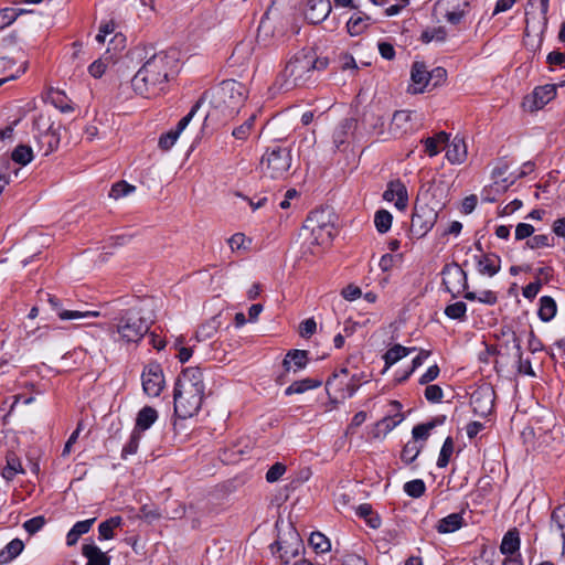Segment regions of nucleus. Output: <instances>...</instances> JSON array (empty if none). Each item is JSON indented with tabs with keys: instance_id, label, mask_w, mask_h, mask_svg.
<instances>
[{
	"instance_id": "obj_50",
	"label": "nucleus",
	"mask_w": 565,
	"mask_h": 565,
	"mask_svg": "<svg viewBox=\"0 0 565 565\" xmlns=\"http://www.w3.org/2000/svg\"><path fill=\"white\" fill-rule=\"evenodd\" d=\"M404 491L412 498H420L426 491V486L422 479H415L404 484Z\"/></svg>"
},
{
	"instance_id": "obj_43",
	"label": "nucleus",
	"mask_w": 565,
	"mask_h": 565,
	"mask_svg": "<svg viewBox=\"0 0 565 565\" xmlns=\"http://www.w3.org/2000/svg\"><path fill=\"white\" fill-rule=\"evenodd\" d=\"M447 38V30L445 26H436L423 31L420 40L424 43H430L433 41L444 42Z\"/></svg>"
},
{
	"instance_id": "obj_30",
	"label": "nucleus",
	"mask_w": 565,
	"mask_h": 565,
	"mask_svg": "<svg viewBox=\"0 0 565 565\" xmlns=\"http://www.w3.org/2000/svg\"><path fill=\"white\" fill-rule=\"evenodd\" d=\"M463 524V519L460 513H451L439 520L437 531L439 533H452L459 530Z\"/></svg>"
},
{
	"instance_id": "obj_6",
	"label": "nucleus",
	"mask_w": 565,
	"mask_h": 565,
	"mask_svg": "<svg viewBox=\"0 0 565 565\" xmlns=\"http://www.w3.org/2000/svg\"><path fill=\"white\" fill-rule=\"evenodd\" d=\"M204 394L174 387V414L182 419L194 416L201 408Z\"/></svg>"
},
{
	"instance_id": "obj_24",
	"label": "nucleus",
	"mask_w": 565,
	"mask_h": 565,
	"mask_svg": "<svg viewBox=\"0 0 565 565\" xmlns=\"http://www.w3.org/2000/svg\"><path fill=\"white\" fill-rule=\"evenodd\" d=\"M411 78L416 87L414 93H423L424 88L429 85L428 71L423 62H414L411 72Z\"/></svg>"
},
{
	"instance_id": "obj_12",
	"label": "nucleus",
	"mask_w": 565,
	"mask_h": 565,
	"mask_svg": "<svg viewBox=\"0 0 565 565\" xmlns=\"http://www.w3.org/2000/svg\"><path fill=\"white\" fill-rule=\"evenodd\" d=\"M556 96V86L546 84L536 87L530 96H526L523 106L530 111L542 109Z\"/></svg>"
},
{
	"instance_id": "obj_28",
	"label": "nucleus",
	"mask_w": 565,
	"mask_h": 565,
	"mask_svg": "<svg viewBox=\"0 0 565 565\" xmlns=\"http://www.w3.org/2000/svg\"><path fill=\"white\" fill-rule=\"evenodd\" d=\"M322 385V380L320 379H302L300 381H295L285 390V395L290 396L292 394H302L309 390L318 388Z\"/></svg>"
},
{
	"instance_id": "obj_40",
	"label": "nucleus",
	"mask_w": 565,
	"mask_h": 565,
	"mask_svg": "<svg viewBox=\"0 0 565 565\" xmlns=\"http://www.w3.org/2000/svg\"><path fill=\"white\" fill-rule=\"evenodd\" d=\"M23 472L20 459L14 454L7 456V466L2 471V476L7 480H12L17 473Z\"/></svg>"
},
{
	"instance_id": "obj_63",
	"label": "nucleus",
	"mask_w": 565,
	"mask_h": 565,
	"mask_svg": "<svg viewBox=\"0 0 565 565\" xmlns=\"http://www.w3.org/2000/svg\"><path fill=\"white\" fill-rule=\"evenodd\" d=\"M439 372L440 370L437 364L429 366L428 370L420 376L419 384L425 385L433 382L438 377Z\"/></svg>"
},
{
	"instance_id": "obj_3",
	"label": "nucleus",
	"mask_w": 565,
	"mask_h": 565,
	"mask_svg": "<svg viewBox=\"0 0 565 565\" xmlns=\"http://www.w3.org/2000/svg\"><path fill=\"white\" fill-rule=\"evenodd\" d=\"M114 324L121 340L127 343L139 342L149 331L152 320L145 316L142 308L132 307L115 318Z\"/></svg>"
},
{
	"instance_id": "obj_51",
	"label": "nucleus",
	"mask_w": 565,
	"mask_h": 565,
	"mask_svg": "<svg viewBox=\"0 0 565 565\" xmlns=\"http://www.w3.org/2000/svg\"><path fill=\"white\" fill-rule=\"evenodd\" d=\"M467 305L462 301H458L451 305H448L445 308V315L455 320H461L466 317Z\"/></svg>"
},
{
	"instance_id": "obj_59",
	"label": "nucleus",
	"mask_w": 565,
	"mask_h": 565,
	"mask_svg": "<svg viewBox=\"0 0 565 565\" xmlns=\"http://www.w3.org/2000/svg\"><path fill=\"white\" fill-rule=\"evenodd\" d=\"M534 227L527 223H519L515 227V239L522 241L533 235Z\"/></svg>"
},
{
	"instance_id": "obj_18",
	"label": "nucleus",
	"mask_w": 565,
	"mask_h": 565,
	"mask_svg": "<svg viewBox=\"0 0 565 565\" xmlns=\"http://www.w3.org/2000/svg\"><path fill=\"white\" fill-rule=\"evenodd\" d=\"M446 148V158L452 164H460L467 158V146L465 140L456 136L451 142H447Z\"/></svg>"
},
{
	"instance_id": "obj_9",
	"label": "nucleus",
	"mask_w": 565,
	"mask_h": 565,
	"mask_svg": "<svg viewBox=\"0 0 565 565\" xmlns=\"http://www.w3.org/2000/svg\"><path fill=\"white\" fill-rule=\"evenodd\" d=\"M142 390L150 397L160 395L164 387L162 367L157 362H151L143 367L141 374Z\"/></svg>"
},
{
	"instance_id": "obj_34",
	"label": "nucleus",
	"mask_w": 565,
	"mask_h": 565,
	"mask_svg": "<svg viewBox=\"0 0 565 565\" xmlns=\"http://www.w3.org/2000/svg\"><path fill=\"white\" fill-rule=\"evenodd\" d=\"M332 231L333 226L328 223L311 226V235L313 237L315 243L318 245L330 244L333 237Z\"/></svg>"
},
{
	"instance_id": "obj_58",
	"label": "nucleus",
	"mask_w": 565,
	"mask_h": 565,
	"mask_svg": "<svg viewBox=\"0 0 565 565\" xmlns=\"http://www.w3.org/2000/svg\"><path fill=\"white\" fill-rule=\"evenodd\" d=\"M82 429H83V423L79 422L77 424L76 429L71 434V436L68 437L67 441L64 445V448H63V451H62V456L63 457H66V456H68L72 452V447L77 441L79 433H81Z\"/></svg>"
},
{
	"instance_id": "obj_14",
	"label": "nucleus",
	"mask_w": 565,
	"mask_h": 565,
	"mask_svg": "<svg viewBox=\"0 0 565 565\" xmlns=\"http://www.w3.org/2000/svg\"><path fill=\"white\" fill-rule=\"evenodd\" d=\"M446 6L444 18L452 25L459 24L470 9V0H441Z\"/></svg>"
},
{
	"instance_id": "obj_15",
	"label": "nucleus",
	"mask_w": 565,
	"mask_h": 565,
	"mask_svg": "<svg viewBox=\"0 0 565 565\" xmlns=\"http://www.w3.org/2000/svg\"><path fill=\"white\" fill-rule=\"evenodd\" d=\"M53 311L56 312L61 320H77L84 318H96L99 316L98 311H79V310H65L61 306L60 299L51 294L44 295Z\"/></svg>"
},
{
	"instance_id": "obj_10",
	"label": "nucleus",
	"mask_w": 565,
	"mask_h": 565,
	"mask_svg": "<svg viewBox=\"0 0 565 565\" xmlns=\"http://www.w3.org/2000/svg\"><path fill=\"white\" fill-rule=\"evenodd\" d=\"M494 395L493 388L488 385L478 387L470 397L475 414L481 417L491 414L494 407Z\"/></svg>"
},
{
	"instance_id": "obj_27",
	"label": "nucleus",
	"mask_w": 565,
	"mask_h": 565,
	"mask_svg": "<svg viewBox=\"0 0 565 565\" xmlns=\"http://www.w3.org/2000/svg\"><path fill=\"white\" fill-rule=\"evenodd\" d=\"M39 145L43 156H49L58 148L60 135L56 130L50 128L40 135Z\"/></svg>"
},
{
	"instance_id": "obj_45",
	"label": "nucleus",
	"mask_w": 565,
	"mask_h": 565,
	"mask_svg": "<svg viewBox=\"0 0 565 565\" xmlns=\"http://www.w3.org/2000/svg\"><path fill=\"white\" fill-rule=\"evenodd\" d=\"M393 216L386 210H380L375 213L374 224L380 233H386L392 226Z\"/></svg>"
},
{
	"instance_id": "obj_1",
	"label": "nucleus",
	"mask_w": 565,
	"mask_h": 565,
	"mask_svg": "<svg viewBox=\"0 0 565 565\" xmlns=\"http://www.w3.org/2000/svg\"><path fill=\"white\" fill-rule=\"evenodd\" d=\"M178 56L174 51H161L149 57L131 79L134 90L146 98L161 95L177 73Z\"/></svg>"
},
{
	"instance_id": "obj_11",
	"label": "nucleus",
	"mask_w": 565,
	"mask_h": 565,
	"mask_svg": "<svg viewBox=\"0 0 565 565\" xmlns=\"http://www.w3.org/2000/svg\"><path fill=\"white\" fill-rule=\"evenodd\" d=\"M174 387L204 394L205 385L202 370L198 366L184 369L178 376Z\"/></svg>"
},
{
	"instance_id": "obj_29",
	"label": "nucleus",
	"mask_w": 565,
	"mask_h": 565,
	"mask_svg": "<svg viewBox=\"0 0 565 565\" xmlns=\"http://www.w3.org/2000/svg\"><path fill=\"white\" fill-rule=\"evenodd\" d=\"M520 548L519 531L514 527L509 530L501 542L500 551L503 555H513Z\"/></svg>"
},
{
	"instance_id": "obj_41",
	"label": "nucleus",
	"mask_w": 565,
	"mask_h": 565,
	"mask_svg": "<svg viewBox=\"0 0 565 565\" xmlns=\"http://www.w3.org/2000/svg\"><path fill=\"white\" fill-rule=\"evenodd\" d=\"M218 328V322L216 318H212L207 322L200 326L195 333V338L198 341H204L214 337Z\"/></svg>"
},
{
	"instance_id": "obj_56",
	"label": "nucleus",
	"mask_w": 565,
	"mask_h": 565,
	"mask_svg": "<svg viewBox=\"0 0 565 565\" xmlns=\"http://www.w3.org/2000/svg\"><path fill=\"white\" fill-rule=\"evenodd\" d=\"M444 392L439 385H427L425 388V397L430 403H439L443 399Z\"/></svg>"
},
{
	"instance_id": "obj_47",
	"label": "nucleus",
	"mask_w": 565,
	"mask_h": 565,
	"mask_svg": "<svg viewBox=\"0 0 565 565\" xmlns=\"http://www.w3.org/2000/svg\"><path fill=\"white\" fill-rule=\"evenodd\" d=\"M309 544L318 553L328 552L331 547L330 541L320 532L311 533L309 537Z\"/></svg>"
},
{
	"instance_id": "obj_20",
	"label": "nucleus",
	"mask_w": 565,
	"mask_h": 565,
	"mask_svg": "<svg viewBox=\"0 0 565 565\" xmlns=\"http://www.w3.org/2000/svg\"><path fill=\"white\" fill-rule=\"evenodd\" d=\"M374 20L371 15L365 12L358 10L354 12L347 22V30L351 36H358L362 34Z\"/></svg>"
},
{
	"instance_id": "obj_37",
	"label": "nucleus",
	"mask_w": 565,
	"mask_h": 565,
	"mask_svg": "<svg viewBox=\"0 0 565 565\" xmlns=\"http://www.w3.org/2000/svg\"><path fill=\"white\" fill-rule=\"evenodd\" d=\"M554 527L559 532L565 545V504L556 507L552 512L551 529L553 530Z\"/></svg>"
},
{
	"instance_id": "obj_22",
	"label": "nucleus",
	"mask_w": 565,
	"mask_h": 565,
	"mask_svg": "<svg viewBox=\"0 0 565 565\" xmlns=\"http://www.w3.org/2000/svg\"><path fill=\"white\" fill-rule=\"evenodd\" d=\"M445 420V417H436L427 423L418 424L412 429V440L417 444H425L428 439L430 431L438 425H441Z\"/></svg>"
},
{
	"instance_id": "obj_39",
	"label": "nucleus",
	"mask_w": 565,
	"mask_h": 565,
	"mask_svg": "<svg viewBox=\"0 0 565 565\" xmlns=\"http://www.w3.org/2000/svg\"><path fill=\"white\" fill-rule=\"evenodd\" d=\"M424 445L417 444L414 440L408 441L402 449L401 459L406 465L412 463L423 450Z\"/></svg>"
},
{
	"instance_id": "obj_53",
	"label": "nucleus",
	"mask_w": 565,
	"mask_h": 565,
	"mask_svg": "<svg viewBox=\"0 0 565 565\" xmlns=\"http://www.w3.org/2000/svg\"><path fill=\"white\" fill-rule=\"evenodd\" d=\"M179 136H180V134L178 131H175L174 129H171L168 132L162 134L160 136L158 145L162 150H166V151L170 150L173 147V145L177 142Z\"/></svg>"
},
{
	"instance_id": "obj_61",
	"label": "nucleus",
	"mask_w": 565,
	"mask_h": 565,
	"mask_svg": "<svg viewBox=\"0 0 565 565\" xmlns=\"http://www.w3.org/2000/svg\"><path fill=\"white\" fill-rule=\"evenodd\" d=\"M199 108H200V102H198L195 105H193L191 110L189 111V114L180 119V121L178 122L174 130L181 135V132L188 127V125L190 124V121L192 120L193 116L195 115V113L198 111Z\"/></svg>"
},
{
	"instance_id": "obj_23",
	"label": "nucleus",
	"mask_w": 565,
	"mask_h": 565,
	"mask_svg": "<svg viewBox=\"0 0 565 565\" xmlns=\"http://www.w3.org/2000/svg\"><path fill=\"white\" fill-rule=\"evenodd\" d=\"M82 554L87 558L86 565H110V558L95 544H84Z\"/></svg>"
},
{
	"instance_id": "obj_64",
	"label": "nucleus",
	"mask_w": 565,
	"mask_h": 565,
	"mask_svg": "<svg viewBox=\"0 0 565 565\" xmlns=\"http://www.w3.org/2000/svg\"><path fill=\"white\" fill-rule=\"evenodd\" d=\"M541 286H542V282L541 280H535L533 282H530L529 285H526L523 290H522V294L523 296L526 298V299H533L536 297V295L539 294L540 289H541Z\"/></svg>"
},
{
	"instance_id": "obj_13",
	"label": "nucleus",
	"mask_w": 565,
	"mask_h": 565,
	"mask_svg": "<svg viewBox=\"0 0 565 565\" xmlns=\"http://www.w3.org/2000/svg\"><path fill=\"white\" fill-rule=\"evenodd\" d=\"M383 199L387 202H394L397 210H405L408 205V194L405 184L399 179L390 181L383 193Z\"/></svg>"
},
{
	"instance_id": "obj_42",
	"label": "nucleus",
	"mask_w": 565,
	"mask_h": 565,
	"mask_svg": "<svg viewBox=\"0 0 565 565\" xmlns=\"http://www.w3.org/2000/svg\"><path fill=\"white\" fill-rule=\"evenodd\" d=\"M255 120L256 115L249 116L241 126L233 130L232 136L237 140L245 141L254 128Z\"/></svg>"
},
{
	"instance_id": "obj_46",
	"label": "nucleus",
	"mask_w": 565,
	"mask_h": 565,
	"mask_svg": "<svg viewBox=\"0 0 565 565\" xmlns=\"http://www.w3.org/2000/svg\"><path fill=\"white\" fill-rule=\"evenodd\" d=\"M452 452H454V440L451 437H447L441 446L439 457L437 460V467L438 468L447 467Z\"/></svg>"
},
{
	"instance_id": "obj_49",
	"label": "nucleus",
	"mask_w": 565,
	"mask_h": 565,
	"mask_svg": "<svg viewBox=\"0 0 565 565\" xmlns=\"http://www.w3.org/2000/svg\"><path fill=\"white\" fill-rule=\"evenodd\" d=\"M24 10L20 9H13V8H4L0 10V30L6 29L7 26L11 25L17 18L23 13Z\"/></svg>"
},
{
	"instance_id": "obj_5",
	"label": "nucleus",
	"mask_w": 565,
	"mask_h": 565,
	"mask_svg": "<svg viewBox=\"0 0 565 565\" xmlns=\"http://www.w3.org/2000/svg\"><path fill=\"white\" fill-rule=\"evenodd\" d=\"M247 93V88L243 83L235 79H226L214 89L212 103L217 108L234 111L244 104Z\"/></svg>"
},
{
	"instance_id": "obj_4",
	"label": "nucleus",
	"mask_w": 565,
	"mask_h": 565,
	"mask_svg": "<svg viewBox=\"0 0 565 565\" xmlns=\"http://www.w3.org/2000/svg\"><path fill=\"white\" fill-rule=\"evenodd\" d=\"M291 150L287 147L268 148L260 160V170L264 177L274 180L285 179L291 169Z\"/></svg>"
},
{
	"instance_id": "obj_36",
	"label": "nucleus",
	"mask_w": 565,
	"mask_h": 565,
	"mask_svg": "<svg viewBox=\"0 0 565 565\" xmlns=\"http://www.w3.org/2000/svg\"><path fill=\"white\" fill-rule=\"evenodd\" d=\"M33 158V150L30 146L26 145L17 146L11 153L12 161L22 167L29 164Z\"/></svg>"
},
{
	"instance_id": "obj_62",
	"label": "nucleus",
	"mask_w": 565,
	"mask_h": 565,
	"mask_svg": "<svg viewBox=\"0 0 565 565\" xmlns=\"http://www.w3.org/2000/svg\"><path fill=\"white\" fill-rule=\"evenodd\" d=\"M316 329H317V323H316L315 319L313 318L306 319L300 323V335L303 338H309L316 332Z\"/></svg>"
},
{
	"instance_id": "obj_54",
	"label": "nucleus",
	"mask_w": 565,
	"mask_h": 565,
	"mask_svg": "<svg viewBox=\"0 0 565 565\" xmlns=\"http://www.w3.org/2000/svg\"><path fill=\"white\" fill-rule=\"evenodd\" d=\"M286 469L287 468L284 463L276 462L266 472V481L269 483H274V482L278 481L286 472Z\"/></svg>"
},
{
	"instance_id": "obj_16",
	"label": "nucleus",
	"mask_w": 565,
	"mask_h": 565,
	"mask_svg": "<svg viewBox=\"0 0 565 565\" xmlns=\"http://www.w3.org/2000/svg\"><path fill=\"white\" fill-rule=\"evenodd\" d=\"M331 9L329 0H308L305 11L306 20L311 24H318L328 18Z\"/></svg>"
},
{
	"instance_id": "obj_32",
	"label": "nucleus",
	"mask_w": 565,
	"mask_h": 565,
	"mask_svg": "<svg viewBox=\"0 0 565 565\" xmlns=\"http://www.w3.org/2000/svg\"><path fill=\"white\" fill-rule=\"evenodd\" d=\"M404 419L402 414H395L394 416H386L379 420L375 426V437H380V435L386 436L390 431H392L397 425H399Z\"/></svg>"
},
{
	"instance_id": "obj_31",
	"label": "nucleus",
	"mask_w": 565,
	"mask_h": 565,
	"mask_svg": "<svg viewBox=\"0 0 565 565\" xmlns=\"http://www.w3.org/2000/svg\"><path fill=\"white\" fill-rule=\"evenodd\" d=\"M24 548V544L21 540L14 539L10 541L1 551H0V565H4L15 558Z\"/></svg>"
},
{
	"instance_id": "obj_17",
	"label": "nucleus",
	"mask_w": 565,
	"mask_h": 565,
	"mask_svg": "<svg viewBox=\"0 0 565 565\" xmlns=\"http://www.w3.org/2000/svg\"><path fill=\"white\" fill-rule=\"evenodd\" d=\"M412 115L409 110H396L392 117L390 132L394 137H402L413 130Z\"/></svg>"
},
{
	"instance_id": "obj_52",
	"label": "nucleus",
	"mask_w": 565,
	"mask_h": 565,
	"mask_svg": "<svg viewBox=\"0 0 565 565\" xmlns=\"http://www.w3.org/2000/svg\"><path fill=\"white\" fill-rule=\"evenodd\" d=\"M553 239L554 238L550 235L539 234V235H534L530 239H527L526 246L531 249L548 247V246L553 245L552 244Z\"/></svg>"
},
{
	"instance_id": "obj_60",
	"label": "nucleus",
	"mask_w": 565,
	"mask_h": 565,
	"mask_svg": "<svg viewBox=\"0 0 565 565\" xmlns=\"http://www.w3.org/2000/svg\"><path fill=\"white\" fill-rule=\"evenodd\" d=\"M447 72L444 67H436L428 72L429 83L433 82V86L436 87L446 81Z\"/></svg>"
},
{
	"instance_id": "obj_7",
	"label": "nucleus",
	"mask_w": 565,
	"mask_h": 565,
	"mask_svg": "<svg viewBox=\"0 0 565 565\" xmlns=\"http://www.w3.org/2000/svg\"><path fill=\"white\" fill-rule=\"evenodd\" d=\"M438 212L427 204L415 205L411 221V234L415 238H423L434 227Z\"/></svg>"
},
{
	"instance_id": "obj_48",
	"label": "nucleus",
	"mask_w": 565,
	"mask_h": 565,
	"mask_svg": "<svg viewBox=\"0 0 565 565\" xmlns=\"http://www.w3.org/2000/svg\"><path fill=\"white\" fill-rule=\"evenodd\" d=\"M135 190H136L135 185H131V184L127 183L126 181H119V182L113 184L110 192H109V196L115 200H118L120 198H124V196H127V195L134 193Z\"/></svg>"
},
{
	"instance_id": "obj_33",
	"label": "nucleus",
	"mask_w": 565,
	"mask_h": 565,
	"mask_svg": "<svg viewBox=\"0 0 565 565\" xmlns=\"http://www.w3.org/2000/svg\"><path fill=\"white\" fill-rule=\"evenodd\" d=\"M415 348H406L401 344H395L390 348L384 354V361L386 369L407 356L411 352L415 351Z\"/></svg>"
},
{
	"instance_id": "obj_35",
	"label": "nucleus",
	"mask_w": 565,
	"mask_h": 565,
	"mask_svg": "<svg viewBox=\"0 0 565 565\" xmlns=\"http://www.w3.org/2000/svg\"><path fill=\"white\" fill-rule=\"evenodd\" d=\"M557 311V306L555 300L550 296H543L540 299V308H539V318L544 321L548 322L551 321Z\"/></svg>"
},
{
	"instance_id": "obj_21",
	"label": "nucleus",
	"mask_w": 565,
	"mask_h": 565,
	"mask_svg": "<svg viewBox=\"0 0 565 565\" xmlns=\"http://www.w3.org/2000/svg\"><path fill=\"white\" fill-rule=\"evenodd\" d=\"M158 417L156 408L143 406L137 414L134 430L143 434L158 420Z\"/></svg>"
},
{
	"instance_id": "obj_25",
	"label": "nucleus",
	"mask_w": 565,
	"mask_h": 565,
	"mask_svg": "<svg viewBox=\"0 0 565 565\" xmlns=\"http://www.w3.org/2000/svg\"><path fill=\"white\" fill-rule=\"evenodd\" d=\"M309 359L308 352L305 350H290L286 358L282 361V365L286 371L291 370V364H294V372H298L307 366Z\"/></svg>"
},
{
	"instance_id": "obj_38",
	"label": "nucleus",
	"mask_w": 565,
	"mask_h": 565,
	"mask_svg": "<svg viewBox=\"0 0 565 565\" xmlns=\"http://www.w3.org/2000/svg\"><path fill=\"white\" fill-rule=\"evenodd\" d=\"M122 523L121 516H113L98 526L99 540H110L114 537V530Z\"/></svg>"
},
{
	"instance_id": "obj_8",
	"label": "nucleus",
	"mask_w": 565,
	"mask_h": 565,
	"mask_svg": "<svg viewBox=\"0 0 565 565\" xmlns=\"http://www.w3.org/2000/svg\"><path fill=\"white\" fill-rule=\"evenodd\" d=\"M441 274L443 285L452 298H457L468 288L467 274L457 263L445 265Z\"/></svg>"
},
{
	"instance_id": "obj_44",
	"label": "nucleus",
	"mask_w": 565,
	"mask_h": 565,
	"mask_svg": "<svg viewBox=\"0 0 565 565\" xmlns=\"http://www.w3.org/2000/svg\"><path fill=\"white\" fill-rule=\"evenodd\" d=\"M141 439L142 434L132 429L129 440L121 450V458L127 459L128 456L137 454Z\"/></svg>"
},
{
	"instance_id": "obj_55",
	"label": "nucleus",
	"mask_w": 565,
	"mask_h": 565,
	"mask_svg": "<svg viewBox=\"0 0 565 565\" xmlns=\"http://www.w3.org/2000/svg\"><path fill=\"white\" fill-rule=\"evenodd\" d=\"M44 524H45V519H44V516L40 515V516H34V518L25 521L23 523V527L29 534H35L44 526Z\"/></svg>"
},
{
	"instance_id": "obj_57",
	"label": "nucleus",
	"mask_w": 565,
	"mask_h": 565,
	"mask_svg": "<svg viewBox=\"0 0 565 565\" xmlns=\"http://www.w3.org/2000/svg\"><path fill=\"white\" fill-rule=\"evenodd\" d=\"M107 65L108 63L106 62V60H103V58H98L96 61H94L89 66H88V73L95 77V78H99L104 75L106 68H107Z\"/></svg>"
},
{
	"instance_id": "obj_26",
	"label": "nucleus",
	"mask_w": 565,
	"mask_h": 565,
	"mask_svg": "<svg viewBox=\"0 0 565 565\" xmlns=\"http://www.w3.org/2000/svg\"><path fill=\"white\" fill-rule=\"evenodd\" d=\"M449 141V135L445 131H439L433 137H427L426 139H423L422 142L425 147V152L429 157L437 156L443 148L447 145Z\"/></svg>"
},
{
	"instance_id": "obj_19",
	"label": "nucleus",
	"mask_w": 565,
	"mask_h": 565,
	"mask_svg": "<svg viewBox=\"0 0 565 565\" xmlns=\"http://www.w3.org/2000/svg\"><path fill=\"white\" fill-rule=\"evenodd\" d=\"M477 259V269L480 275L493 277L501 268V258L495 254H482Z\"/></svg>"
},
{
	"instance_id": "obj_2",
	"label": "nucleus",
	"mask_w": 565,
	"mask_h": 565,
	"mask_svg": "<svg viewBox=\"0 0 565 565\" xmlns=\"http://www.w3.org/2000/svg\"><path fill=\"white\" fill-rule=\"evenodd\" d=\"M311 50H302L295 54L276 78L275 85L279 90L288 92L306 85L312 77Z\"/></svg>"
}]
</instances>
